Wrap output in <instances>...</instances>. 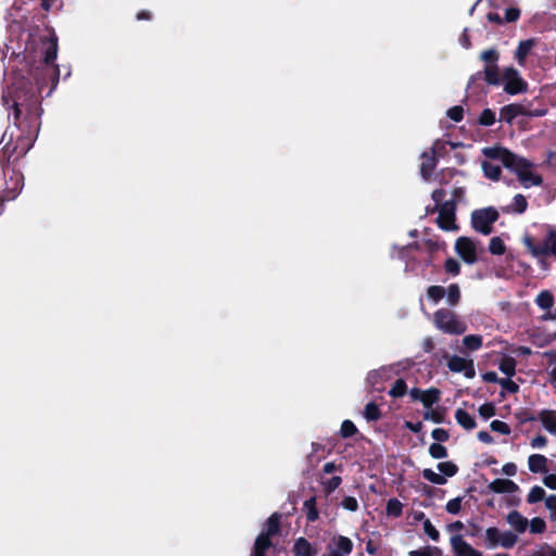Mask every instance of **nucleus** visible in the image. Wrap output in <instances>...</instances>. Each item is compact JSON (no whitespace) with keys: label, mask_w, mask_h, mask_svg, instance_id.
<instances>
[{"label":"nucleus","mask_w":556,"mask_h":556,"mask_svg":"<svg viewBox=\"0 0 556 556\" xmlns=\"http://www.w3.org/2000/svg\"><path fill=\"white\" fill-rule=\"evenodd\" d=\"M482 153L490 160H498L503 166L515 173L523 188L543 184L542 176L533 170L534 163L528 159L514 154L502 147L484 148Z\"/></svg>","instance_id":"nucleus-1"},{"label":"nucleus","mask_w":556,"mask_h":556,"mask_svg":"<svg viewBox=\"0 0 556 556\" xmlns=\"http://www.w3.org/2000/svg\"><path fill=\"white\" fill-rule=\"evenodd\" d=\"M433 323L439 330L448 334H462L467 330V325L446 308H441L434 313Z\"/></svg>","instance_id":"nucleus-2"},{"label":"nucleus","mask_w":556,"mask_h":556,"mask_svg":"<svg viewBox=\"0 0 556 556\" xmlns=\"http://www.w3.org/2000/svg\"><path fill=\"white\" fill-rule=\"evenodd\" d=\"M545 108L532 109L531 102L513 103L501 109V119L511 123L517 116L541 117L546 115Z\"/></svg>","instance_id":"nucleus-3"},{"label":"nucleus","mask_w":556,"mask_h":556,"mask_svg":"<svg viewBox=\"0 0 556 556\" xmlns=\"http://www.w3.org/2000/svg\"><path fill=\"white\" fill-rule=\"evenodd\" d=\"M498 212L492 207L476 210L471 214L472 227L482 235H490L492 232V225L497 220Z\"/></svg>","instance_id":"nucleus-4"},{"label":"nucleus","mask_w":556,"mask_h":556,"mask_svg":"<svg viewBox=\"0 0 556 556\" xmlns=\"http://www.w3.org/2000/svg\"><path fill=\"white\" fill-rule=\"evenodd\" d=\"M501 85L504 86V91L511 96L528 90L527 81L521 77L520 73L511 66L503 70Z\"/></svg>","instance_id":"nucleus-5"},{"label":"nucleus","mask_w":556,"mask_h":556,"mask_svg":"<svg viewBox=\"0 0 556 556\" xmlns=\"http://www.w3.org/2000/svg\"><path fill=\"white\" fill-rule=\"evenodd\" d=\"M437 222L439 227L443 230H457V225L455 223V203L453 200H447L440 205Z\"/></svg>","instance_id":"nucleus-6"},{"label":"nucleus","mask_w":556,"mask_h":556,"mask_svg":"<svg viewBox=\"0 0 556 556\" xmlns=\"http://www.w3.org/2000/svg\"><path fill=\"white\" fill-rule=\"evenodd\" d=\"M455 250L467 264H473L477 262L478 245L470 238H458L455 242Z\"/></svg>","instance_id":"nucleus-7"},{"label":"nucleus","mask_w":556,"mask_h":556,"mask_svg":"<svg viewBox=\"0 0 556 556\" xmlns=\"http://www.w3.org/2000/svg\"><path fill=\"white\" fill-rule=\"evenodd\" d=\"M446 365L451 371L463 374L466 378H473L476 375L472 359L453 355L448 357Z\"/></svg>","instance_id":"nucleus-8"},{"label":"nucleus","mask_w":556,"mask_h":556,"mask_svg":"<svg viewBox=\"0 0 556 556\" xmlns=\"http://www.w3.org/2000/svg\"><path fill=\"white\" fill-rule=\"evenodd\" d=\"M482 75L484 76V79L489 85L500 86L502 84V74H500L497 64H486L484 66L483 72H478L469 78L468 88L477 79H480Z\"/></svg>","instance_id":"nucleus-9"},{"label":"nucleus","mask_w":556,"mask_h":556,"mask_svg":"<svg viewBox=\"0 0 556 556\" xmlns=\"http://www.w3.org/2000/svg\"><path fill=\"white\" fill-rule=\"evenodd\" d=\"M535 304L545 312L542 316L543 320H556V308H553L554 296L549 291H541L535 298Z\"/></svg>","instance_id":"nucleus-10"},{"label":"nucleus","mask_w":556,"mask_h":556,"mask_svg":"<svg viewBox=\"0 0 556 556\" xmlns=\"http://www.w3.org/2000/svg\"><path fill=\"white\" fill-rule=\"evenodd\" d=\"M451 547L454 556H483L482 553L473 548L466 542L462 535L456 534L450 539Z\"/></svg>","instance_id":"nucleus-11"},{"label":"nucleus","mask_w":556,"mask_h":556,"mask_svg":"<svg viewBox=\"0 0 556 556\" xmlns=\"http://www.w3.org/2000/svg\"><path fill=\"white\" fill-rule=\"evenodd\" d=\"M392 367H381L379 369L371 370L367 375V383L376 391L383 390V382L389 380L392 376Z\"/></svg>","instance_id":"nucleus-12"},{"label":"nucleus","mask_w":556,"mask_h":556,"mask_svg":"<svg viewBox=\"0 0 556 556\" xmlns=\"http://www.w3.org/2000/svg\"><path fill=\"white\" fill-rule=\"evenodd\" d=\"M506 521L517 535L525 533L529 525V520L518 510L509 511L506 516Z\"/></svg>","instance_id":"nucleus-13"},{"label":"nucleus","mask_w":556,"mask_h":556,"mask_svg":"<svg viewBox=\"0 0 556 556\" xmlns=\"http://www.w3.org/2000/svg\"><path fill=\"white\" fill-rule=\"evenodd\" d=\"M489 490L494 493H516L519 490V486L509 479H495L489 484Z\"/></svg>","instance_id":"nucleus-14"},{"label":"nucleus","mask_w":556,"mask_h":556,"mask_svg":"<svg viewBox=\"0 0 556 556\" xmlns=\"http://www.w3.org/2000/svg\"><path fill=\"white\" fill-rule=\"evenodd\" d=\"M317 551L305 538H298L292 546V556H315Z\"/></svg>","instance_id":"nucleus-15"},{"label":"nucleus","mask_w":556,"mask_h":556,"mask_svg":"<svg viewBox=\"0 0 556 556\" xmlns=\"http://www.w3.org/2000/svg\"><path fill=\"white\" fill-rule=\"evenodd\" d=\"M539 420L543 428L556 437V410L543 409L539 413Z\"/></svg>","instance_id":"nucleus-16"},{"label":"nucleus","mask_w":556,"mask_h":556,"mask_svg":"<svg viewBox=\"0 0 556 556\" xmlns=\"http://www.w3.org/2000/svg\"><path fill=\"white\" fill-rule=\"evenodd\" d=\"M332 543L334 545V549L332 551L331 556L349 555L353 549L352 541L343 535L333 538Z\"/></svg>","instance_id":"nucleus-17"},{"label":"nucleus","mask_w":556,"mask_h":556,"mask_svg":"<svg viewBox=\"0 0 556 556\" xmlns=\"http://www.w3.org/2000/svg\"><path fill=\"white\" fill-rule=\"evenodd\" d=\"M547 458L542 454H532L528 458V468L533 473H546Z\"/></svg>","instance_id":"nucleus-18"},{"label":"nucleus","mask_w":556,"mask_h":556,"mask_svg":"<svg viewBox=\"0 0 556 556\" xmlns=\"http://www.w3.org/2000/svg\"><path fill=\"white\" fill-rule=\"evenodd\" d=\"M437 166V156L431 153L425 152L421 155L420 174L425 180L431 177L433 169Z\"/></svg>","instance_id":"nucleus-19"},{"label":"nucleus","mask_w":556,"mask_h":556,"mask_svg":"<svg viewBox=\"0 0 556 556\" xmlns=\"http://www.w3.org/2000/svg\"><path fill=\"white\" fill-rule=\"evenodd\" d=\"M534 39H527L519 42L517 50L515 52V59L517 60L519 65H525L526 59L531 49L534 47Z\"/></svg>","instance_id":"nucleus-20"},{"label":"nucleus","mask_w":556,"mask_h":556,"mask_svg":"<svg viewBox=\"0 0 556 556\" xmlns=\"http://www.w3.org/2000/svg\"><path fill=\"white\" fill-rule=\"evenodd\" d=\"M270 535L261 533L254 544V548L251 556H266V551L269 548L271 542H270Z\"/></svg>","instance_id":"nucleus-21"},{"label":"nucleus","mask_w":556,"mask_h":556,"mask_svg":"<svg viewBox=\"0 0 556 556\" xmlns=\"http://www.w3.org/2000/svg\"><path fill=\"white\" fill-rule=\"evenodd\" d=\"M455 419L459 426L466 430H472L476 428L475 418L466 410L458 408L455 412Z\"/></svg>","instance_id":"nucleus-22"},{"label":"nucleus","mask_w":556,"mask_h":556,"mask_svg":"<svg viewBox=\"0 0 556 556\" xmlns=\"http://www.w3.org/2000/svg\"><path fill=\"white\" fill-rule=\"evenodd\" d=\"M493 161L494 160L483 161L481 164L482 170H483L485 177H488L489 179L498 180L502 169H501V166L498 164L494 163Z\"/></svg>","instance_id":"nucleus-23"},{"label":"nucleus","mask_w":556,"mask_h":556,"mask_svg":"<svg viewBox=\"0 0 556 556\" xmlns=\"http://www.w3.org/2000/svg\"><path fill=\"white\" fill-rule=\"evenodd\" d=\"M45 43V56L43 60L47 64L54 62L58 55V42L55 37H51Z\"/></svg>","instance_id":"nucleus-24"},{"label":"nucleus","mask_w":556,"mask_h":556,"mask_svg":"<svg viewBox=\"0 0 556 556\" xmlns=\"http://www.w3.org/2000/svg\"><path fill=\"white\" fill-rule=\"evenodd\" d=\"M501 535L500 529L496 527H490L484 533V544L489 549H494L498 546V539Z\"/></svg>","instance_id":"nucleus-25"},{"label":"nucleus","mask_w":556,"mask_h":556,"mask_svg":"<svg viewBox=\"0 0 556 556\" xmlns=\"http://www.w3.org/2000/svg\"><path fill=\"white\" fill-rule=\"evenodd\" d=\"M528 207L527 199L522 194H516L513 202L507 206L506 212L522 214Z\"/></svg>","instance_id":"nucleus-26"},{"label":"nucleus","mask_w":556,"mask_h":556,"mask_svg":"<svg viewBox=\"0 0 556 556\" xmlns=\"http://www.w3.org/2000/svg\"><path fill=\"white\" fill-rule=\"evenodd\" d=\"M440 400V391L435 388L424 390L421 403L426 408H431Z\"/></svg>","instance_id":"nucleus-27"},{"label":"nucleus","mask_w":556,"mask_h":556,"mask_svg":"<svg viewBox=\"0 0 556 556\" xmlns=\"http://www.w3.org/2000/svg\"><path fill=\"white\" fill-rule=\"evenodd\" d=\"M518 542V535L513 531H501L498 546L511 548Z\"/></svg>","instance_id":"nucleus-28"},{"label":"nucleus","mask_w":556,"mask_h":556,"mask_svg":"<svg viewBox=\"0 0 556 556\" xmlns=\"http://www.w3.org/2000/svg\"><path fill=\"white\" fill-rule=\"evenodd\" d=\"M541 244L543 250H545V256L548 254L556 255V231L549 230Z\"/></svg>","instance_id":"nucleus-29"},{"label":"nucleus","mask_w":556,"mask_h":556,"mask_svg":"<svg viewBox=\"0 0 556 556\" xmlns=\"http://www.w3.org/2000/svg\"><path fill=\"white\" fill-rule=\"evenodd\" d=\"M463 344L469 351H477L482 346V337L479 334H468L463 338Z\"/></svg>","instance_id":"nucleus-30"},{"label":"nucleus","mask_w":556,"mask_h":556,"mask_svg":"<svg viewBox=\"0 0 556 556\" xmlns=\"http://www.w3.org/2000/svg\"><path fill=\"white\" fill-rule=\"evenodd\" d=\"M545 490L542 486L534 485L531 488L530 492L527 495V502L529 504H535L541 501H545L547 496Z\"/></svg>","instance_id":"nucleus-31"},{"label":"nucleus","mask_w":556,"mask_h":556,"mask_svg":"<svg viewBox=\"0 0 556 556\" xmlns=\"http://www.w3.org/2000/svg\"><path fill=\"white\" fill-rule=\"evenodd\" d=\"M421 475H422L424 479H426L427 481H429L433 484L443 485L446 483V478L444 476L433 471L430 468L424 469Z\"/></svg>","instance_id":"nucleus-32"},{"label":"nucleus","mask_w":556,"mask_h":556,"mask_svg":"<svg viewBox=\"0 0 556 556\" xmlns=\"http://www.w3.org/2000/svg\"><path fill=\"white\" fill-rule=\"evenodd\" d=\"M386 511L390 517H400L403 513V504L396 498H390L387 503Z\"/></svg>","instance_id":"nucleus-33"},{"label":"nucleus","mask_w":556,"mask_h":556,"mask_svg":"<svg viewBox=\"0 0 556 556\" xmlns=\"http://www.w3.org/2000/svg\"><path fill=\"white\" fill-rule=\"evenodd\" d=\"M446 301L450 305L454 306L458 303L460 299V290L459 287L455 283H452L445 289Z\"/></svg>","instance_id":"nucleus-34"},{"label":"nucleus","mask_w":556,"mask_h":556,"mask_svg":"<svg viewBox=\"0 0 556 556\" xmlns=\"http://www.w3.org/2000/svg\"><path fill=\"white\" fill-rule=\"evenodd\" d=\"M279 520H280V515L279 514H273L268 519H267V522H266V529L263 533L265 534H268V535H274L276 533H278L279 531Z\"/></svg>","instance_id":"nucleus-35"},{"label":"nucleus","mask_w":556,"mask_h":556,"mask_svg":"<svg viewBox=\"0 0 556 556\" xmlns=\"http://www.w3.org/2000/svg\"><path fill=\"white\" fill-rule=\"evenodd\" d=\"M304 509L308 521H315L318 518V510L316 508V500L314 497L304 502Z\"/></svg>","instance_id":"nucleus-36"},{"label":"nucleus","mask_w":556,"mask_h":556,"mask_svg":"<svg viewBox=\"0 0 556 556\" xmlns=\"http://www.w3.org/2000/svg\"><path fill=\"white\" fill-rule=\"evenodd\" d=\"M408 556H442V553L437 546H426L420 549L410 551Z\"/></svg>","instance_id":"nucleus-37"},{"label":"nucleus","mask_w":556,"mask_h":556,"mask_svg":"<svg viewBox=\"0 0 556 556\" xmlns=\"http://www.w3.org/2000/svg\"><path fill=\"white\" fill-rule=\"evenodd\" d=\"M427 296L437 304L445 296V288L441 286H431L427 290Z\"/></svg>","instance_id":"nucleus-38"},{"label":"nucleus","mask_w":556,"mask_h":556,"mask_svg":"<svg viewBox=\"0 0 556 556\" xmlns=\"http://www.w3.org/2000/svg\"><path fill=\"white\" fill-rule=\"evenodd\" d=\"M380 409L379 407L374 403V402H370L368 403L366 406H365V409H364V417L368 420V421H375V420H378L380 418Z\"/></svg>","instance_id":"nucleus-39"},{"label":"nucleus","mask_w":556,"mask_h":556,"mask_svg":"<svg viewBox=\"0 0 556 556\" xmlns=\"http://www.w3.org/2000/svg\"><path fill=\"white\" fill-rule=\"evenodd\" d=\"M407 391L406 382L403 379H397L389 391L392 397H402Z\"/></svg>","instance_id":"nucleus-40"},{"label":"nucleus","mask_w":556,"mask_h":556,"mask_svg":"<svg viewBox=\"0 0 556 556\" xmlns=\"http://www.w3.org/2000/svg\"><path fill=\"white\" fill-rule=\"evenodd\" d=\"M516 362L511 357H506L500 363V370L507 377L515 375Z\"/></svg>","instance_id":"nucleus-41"},{"label":"nucleus","mask_w":556,"mask_h":556,"mask_svg":"<svg viewBox=\"0 0 556 556\" xmlns=\"http://www.w3.org/2000/svg\"><path fill=\"white\" fill-rule=\"evenodd\" d=\"M489 250L494 255H502L505 253L506 248L503 240L500 237H493L490 240Z\"/></svg>","instance_id":"nucleus-42"},{"label":"nucleus","mask_w":556,"mask_h":556,"mask_svg":"<svg viewBox=\"0 0 556 556\" xmlns=\"http://www.w3.org/2000/svg\"><path fill=\"white\" fill-rule=\"evenodd\" d=\"M437 467L441 475L444 476L445 478L453 477L457 472V466L452 462L439 463Z\"/></svg>","instance_id":"nucleus-43"},{"label":"nucleus","mask_w":556,"mask_h":556,"mask_svg":"<svg viewBox=\"0 0 556 556\" xmlns=\"http://www.w3.org/2000/svg\"><path fill=\"white\" fill-rule=\"evenodd\" d=\"M528 527L530 528L531 533H543L546 529L545 521L540 517H534L529 521Z\"/></svg>","instance_id":"nucleus-44"},{"label":"nucleus","mask_w":556,"mask_h":556,"mask_svg":"<svg viewBox=\"0 0 556 556\" xmlns=\"http://www.w3.org/2000/svg\"><path fill=\"white\" fill-rule=\"evenodd\" d=\"M498 52L496 49H489V50H484L483 52H481L480 54V59L481 61H483L486 64H497V61H498Z\"/></svg>","instance_id":"nucleus-45"},{"label":"nucleus","mask_w":556,"mask_h":556,"mask_svg":"<svg viewBox=\"0 0 556 556\" xmlns=\"http://www.w3.org/2000/svg\"><path fill=\"white\" fill-rule=\"evenodd\" d=\"M429 454L435 459H441V458H445L447 456V451H446L445 446H443L442 444L432 443L429 446Z\"/></svg>","instance_id":"nucleus-46"},{"label":"nucleus","mask_w":556,"mask_h":556,"mask_svg":"<svg viewBox=\"0 0 556 556\" xmlns=\"http://www.w3.org/2000/svg\"><path fill=\"white\" fill-rule=\"evenodd\" d=\"M424 531L425 533L434 542H438L440 540V532L437 530V528L432 525L430 519L424 520Z\"/></svg>","instance_id":"nucleus-47"},{"label":"nucleus","mask_w":556,"mask_h":556,"mask_svg":"<svg viewBox=\"0 0 556 556\" xmlns=\"http://www.w3.org/2000/svg\"><path fill=\"white\" fill-rule=\"evenodd\" d=\"M545 507L549 513V519L556 523V494H551L545 498Z\"/></svg>","instance_id":"nucleus-48"},{"label":"nucleus","mask_w":556,"mask_h":556,"mask_svg":"<svg viewBox=\"0 0 556 556\" xmlns=\"http://www.w3.org/2000/svg\"><path fill=\"white\" fill-rule=\"evenodd\" d=\"M479 123L483 126H491L495 123V113L490 109H484L479 117Z\"/></svg>","instance_id":"nucleus-49"},{"label":"nucleus","mask_w":556,"mask_h":556,"mask_svg":"<svg viewBox=\"0 0 556 556\" xmlns=\"http://www.w3.org/2000/svg\"><path fill=\"white\" fill-rule=\"evenodd\" d=\"M342 479L339 476H334L326 481H323L324 489L327 493L333 492L341 484Z\"/></svg>","instance_id":"nucleus-50"},{"label":"nucleus","mask_w":556,"mask_h":556,"mask_svg":"<svg viewBox=\"0 0 556 556\" xmlns=\"http://www.w3.org/2000/svg\"><path fill=\"white\" fill-rule=\"evenodd\" d=\"M445 509L452 515H457L462 509V498L455 497L446 503Z\"/></svg>","instance_id":"nucleus-51"},{"label":"nucleus","mask_w":556,"mask_h":556,"mask_svg":"<svg viewBox=\"0 0 556 556\" xmlns=\"http://www.w3.org/2000/svg\"><path fill=\"white\" fill-rule=\"evenodd\" d=\"M357 431L355 425L351 420H344L341 425V435L343 438L352 437Z\"/></svg>","instance_id":"nucleus-52"},{"label":"nucleus","mask_w":556,"mask_h":556,"mask_svg":"<svg viewBox=\"0 0 556 556\" xmlns=\"http://www.w3.org/2000/svg\"><path fill=\"white\" fill-rule=\"evenodd\" d=\"M497 382L504 390L508 391L509 393H516L519 389L518 384L513 381L510 377L502 378L497 380Z\"/></svg>","instance_id":"nucleus-53"},{"label":"nucleus","mask_w":556,"mask_h":556,"mask_svg":"<svg viewBox=\"0 0 556 556\" xmlns=\"http://www.w3.org/2000/svg\"><path fill=\"white\" fill-rule=\"evenodd\" d=\"M424 418L440 424L443 420V415L438 409L427 408L424 413Z\"/></svg>","instance_id":"nucleus-54"},{"label":"nucleus","mask_w":556,"mask_h":556,"mask_svg":"<svg viewBox=\"0 0 556 556\" xmlns=\"http://www.w3.org/2000/svg\"><path fill=\"white\" fill-rule=\"evenodd\" d=\"M491 429L495 432H498V433H502V434H509L510 433V428L509 426L502 421V420H493L491 422Z\"/></svg>","instance_id":"nucleus-55"},{"label":"nucleus","mask_w":556,"mask_h":556,"mask_svg":"<svg viewBox=\"0 0 556 556\" xmlns=\"http://www.w3.org/2000/svg\"><path fill=\"white\" fill-rule=\"evenodd\" d=\"M479 414L483 419H489L495 414V408L492 403H484L479 407Z\"/></svg>","instance_id":"nucleus-56"},{"label":"nucleus","mask_w":556,"mask_h":556,"mask_svg":"<svg viewBox=\"0 0 556 556\" xmlns=\"http://www.w3.org/2000/svg\"><path fill=\"white\" fill-rule=\"evenodd\" d=\"M444 268H445L446 273H448L453 276H456L459 274L460 265L456 260L448 258L445 262Z\"/></svg>","instance_id":"nucleus-57"},{"label":"nucleus","mask_w":556,"mask_h":556,"mask_svg":"<svg viewBox=\"0 0 556 556\" xmlns=\"http://www.w3.org/2000/svg\"><path fill=\"white\" fill-rule=\"evenodd\" d=\"M342 507L350 511H356L358 509V502L353 496H345L341 503Z\"/></svg>","instance_id":"nucleus-58"},{"label":"nucleus","mask_w":556,"mask_h":556,"mask_svg":"<svg viewBox=\"0 0 556 556\" xmlns=\"http://www.w3.org/2000/svg\"><path fill=\"white\" fill-rule=\"evenodd\" d=\"M431 437L437 441L435 443L445 442L448 440V432L442 428H435L431 432Z\"/></svg>","instance_id":"nucleus-59"},{"label":"nucleus","mask_w":556,"mask_h":556,"mask_svg":"<svg viewBox=\"0 0 556 556\" xmlns=\"http://www.w3.org/2000/svg\"><path fill=\"white\" fill-rule=\"evenodd\" d=\"M463 113H464V110L462 106L459 105H456V106H453L448 111H447V116L453 119L454 122H459L462 121L463 118Z\"/></svg>","instance_id":"nucleus-60"},{"label":"nucleus","mask_w":556,"mask_h":556,"mask_svg":"<svg viewBox=\"0 0 556 556\" xmlns=\"http://www.w3.org/2000/svg\"><path fill=\"white\" fill-rule=\"evenodd\" d=\"M446 142L442 140H435L431 147L430 153L434 156L441 155L445 152Z\"/></svg>","instance_id":"nucleus-61"},{"label":"nucleus","mask_w":556,"mask_h":556,"mask_svg":"<svg viewBox=\"0 0 556 556\" xmlns=\"http://www.w3.org/2000/svg\"><path fill=\"white\" fill-rule=\"evenodd\" d=\"M520 11L516 8H509L505 11V21L510 23L519 18Z\"/></svg>","instance_id":"nucleus-62"},{"label":"nucleus","mask_w":556,"mask_h":556,"mask_svg":"<svg viewBox=\"0 0 556 556\" xmlns=\"http://www.w3.org/2000/svg\"><path fill=\"white\" fill-rule=\"evenodd\" d=\"M534 556H556V549L549 545H544L534 553Z\"/></svg>","instance_id":"nucleus-63"},{"label":"nucleus","mask_w":556,"mask_h":556,"mask_svg":"<svg viewBox=\"0 0 556 556\" xmlns=\"http://www.w3.org/2000/svg\"><path fill=\"white\" fill-rule=\"evenodd\" d=\"M543 483L548 489L556 490V475L555 473L545 475L543 478Z\"/></svg>","instance_id":"nucleus-64"}]
</instances>
